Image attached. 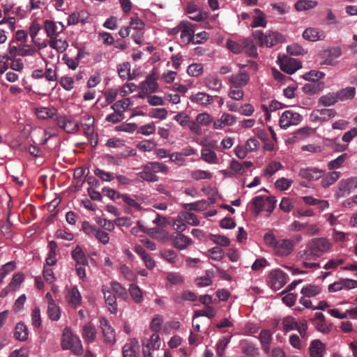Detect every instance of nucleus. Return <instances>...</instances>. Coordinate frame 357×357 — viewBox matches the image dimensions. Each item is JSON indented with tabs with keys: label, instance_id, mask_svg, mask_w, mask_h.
<instances>
[{
	"label": "nucleus",
	"instance_id": "obj_1",
	"mask_svg": "<svg viewBox=\"0 0 357 357\" xmlns=\"http://www.w3.org/2000/svg\"><path fill=\"white\" fill-rule=\"evenodd\" d=\"M332 247V243L326 238H314L308 241L306 249L298 252L297 257L302 261L304 268H318L320 267L319 263L310 262V261L321 257L329 252Z\"/></svg>",
	"mask_w": 357,
	"mask_h": 357
},
{
	"label": "nucleus",
	"instance_id": "obj_2",
	"mask_svg": "<svg viewBox=\"0 0 357 357\" xmlns=\"http://www.w3.org/2000/svg\"><path fill=\"white\" fill-rule=\"evenodd\" d=\"M167 171V166L162 162H149L142 166V170L137 175L143 181L153 183L159 181V176L156 175V173L166 174Z\"/></svg>",
	"mask_w": 357,
	"mask_h": 357
},
{
	"label": "nucleus",
	"instance_id": "obj_3",
	"mask_svg": "<svg viewBox=\"0 0 357 357\" xmlns=\"http://www.w3.org/2000/svg\"><path fill=\"white\" fill-rule=\"evenodd\" d=\"M61 345L63 350L70 349L77 355H80L83 352L81 340L77 335L72 333L68 327H66L63 331Z\"/></svg>",
	"mask_w": 357,
	"mask_h": 357
},
{
	"label": "nucleus",
	"instance_id": "obj_4",
	"mask_svg": "<svg viewBox=\"0 0 357 357\" xmlns=\"http://www.w3.org/2000/svg\"><path fill=\"white\" fill-rule=\"evenodd\" d=\"M278 61L280 69L289 75L294 73L302 67L301 62L298 59L288 56H283L282 58L279 56Z\"/></svg>",
	"mask_w": 357,
	"mask_h": 357
},
{
	"label": "nucleus",
	"instance_id": "obj_5",
	"mask_svg": "<svg viewBox=\"0 0 357 357\" xmlns=\"http://www.w3.org/2000/svg\"><path fill=\"white\" fill-rule=\"evenodd\" d=\"M302 120V116L297 112L290 110L284 112L280 118L279 125L286 129L290 126L298 125Z\"/></svg>",
	"mask_w": 357,
	"mask_h": 357
},
{
	"label": "nucleus",
	"instance_id": "obj_6",
	"mask_svg": "<svg viewBox=\"0 0 357 357\" xmlns=\"http://www.w3.org/2000/svg\"><path fill=\"white\" fill-rule=\"evenodd\" d=\"M355 135H342L341 138L335 137L334 139H326L324 144L326 146L332 147L335 151H343L347 146L353 137Z\"/></svg>",
	"mask_w": 357,
	"mask_h": 357
},
{
	"label": "nucleus",
	"instance_id": "obj_7",
	"mask_svg": "<svg viewBox=\"0 0 357 357\" xmlns=\"http://www.w3.org/2000/svg\"><path fill=\"white\" fill-rule=\"evenodd\" d=\"M294 248V241L290 239L284 238L278 240L273 250L278 255L284 257L290 255L292 252Z\"/></svg>",
	"mask_w": 357,
	"mask_h": 357
},
{
	"label": "nucleus",
	"instance_id": "obj_8",
	"mask_svg": "<svg viewBox=\"0 0 357 357\" xmlns=\"http://www.w3.org/2000/svg\"><path fill=\"white\" fill-rule=\"evenodd\" d=\"M286 273L280 269L273 270L269 273L270 284L274 290L282 288L287 282Z\"/></svg>",
	"mask_w": 357,
	"mask_h": 357
},
{
	"label": "nucleus",
	"instance_id": "obj_9",
	"mask_svg": "<svg viewBox=\"0 0 357 357\" xmlns=\"http://www.w3.org/2000/svg\"><path fill=\"white\" fill-rule=\"evenodd\" d=\"M44 29L47 37L52 40L56 38L59 34L63 32L65 26L61 22H59L57 24L52 20H47L44 22Z\"/></svg>",
	"mask_w": 357,
	"mask_h": 357
},
{
	"label": "nucleus",
	"instance_id": "obj_10",
	"mask_svg": "<svg viewBox=\"0 0 357 357\" xmlns=\"http://www.w3.org/2000/svg\"><path fill=\"white\" fill-rule=\"evenodd\" d=\"M342 54V50L340 47H335L324 50L321 56L324 61L321 64L335 66L336 64L335 59Z\"/></svg>",
	"mask_w": 357,
	"mask_h": 357
},
{
	"label": "nucleus",
	"instance_id": "obj_11",
	"mask_svg": "<svg viewBox=\"0 0 357 357\" xmlns=\"http://www.w3.org/2000/svg\"><path fill=\"white\" fill-rule=\"evenodd\" d=\"M100 324L105 341L111 344H114L116 342L115 332L109 321L102 317L100 319Z\"/></svg>",
	"mask_w": 357,
	"mask_h": 357
},
{
	"label": "nucleus",
	"instance_id": "obj_12",
	"mask_svg": "<svg viewBox=\"0 0 357 357\" xmlns=\"http://www.w3.org/2000/svg\"><path fill=\"white\" fill-rule=\"evenodd\" d=\"M181 32V38L186 40L187 43L199 44L201 40H195V31L190 22H182L180 24Z\"/></svg>",
	"mask_w": 357,
	"mask_h": 357
},
{
	"label": "nucleus",
	"instance_id": "obj_13",
	"mask_svg": "<svg viewBox=\"0 0 357 357\" xmlns=\"http://www.w3.org/2000/svg\"><path fill=\"white\" fill-rule=\"evenodd\" d=\"M102 290L108 310L110 312L116 314L118 311L116 294L106 286H103Z\"/></svg>",
	"mask_w": 357,
	"mask_h": 357
},
{
	"label": "nucleus",
	"instance_id": "obj_14",
	"mask_svg": "<svg viewBox=\"0 0 357 357\" xmlns=\"http://www.w3.org/2000/svg\"><path fill=\"white\" fill-rule=\"evenodd\" d=\"M229 81L236 88H241L248 84L250 81V75L247 72L241 71L230 76Z\"/></svg>",
	"mask_w": 357,
	"mask_h": 357
},
{
	"label": "nucleus",
	"instance_id": "obj_15",
	"mask_svg": "<svg viewBox=\"0 0 357 357\" xmlns=\"http://www.w3.org/2000/svg\"><path fill=\"white\" fill-rule=\"evenodd\" d=\"M323 175V172L317 168H303L299 171V176L308 181H317Z\"/></svg>",
	"mask_w": 357,
	"mask_h": 357
},
{
	"label": "nucleus",
	"instance_id": "obj_16",
	"mask_svg": "<svg viewBox=\"0 0 357 357\" xmlns=\"http://www.w3.org/2000/svg\"><path fill=\"white\" fill-rule=\"evenodd\" d=\"M303 36L305 40L315 42L325 38V33L317 28L309 27L303 31Z\"/></svg>",
	"mask_w": 357,
	"mask_h": 357
},
{
	"label": "nucleus",
	"instance_id": "obj_17",
	"mask_svg": "<svg viewBox=\"0 0 357 357\" xmlns=\"http://www.w3.org/2000/svg\"><path fill=\"white\" fill-rule=\"evenodd\" d=\"M326 347L319 340H314L311 342L309 352L310 357H323Z\"/></svg>",
	"mask_w": 357,
	"mask_h": 357
},
{
	"label": "nucleus",
	"instance_id": "obj_18",
	"mask_svg": "<svg viewBox=\"0 0 357 357\" xmlns=\"http://www.w3.org/2000/svg\"><path fill=\"white\" fill-rule=\"evenodd\" d=\"M235 118L230 114L224 113L220 119L213 121V128L222 129L227 126H231L235 123Z\"/></svg>",
	"mask_w": 357,
	"mask_h": 357
},
{
	"label": "nucleus",
	"instance_id": "obj_19",
	"mask_svg": "<svg viewBox=\"0 0 357 357\" xmlns=\"http://www.w3.org/2000/svg\"><path fill=\"white\" fill-rule=\"evenodd\" d=\"M259 340L261 344V348L266 353L270 351V345L272 340V334L269 330H261L259 335Z\"/></svg>",
	"mask_w": 357,
	"mask_h": 357
},
{
	"label": "nucleus",
	"instance_id": "obj_20",
	"mask_svg": "<svg viewBox=\"0 0 357 357\" xmlns=\"http://www.w3.org/2000/svg\"><path fill=\"white\" fill-rule=\"evenodd\" d=\"M191 243L192 241L190 238L181 233H177L172 239L173 245L178 250L186 248Z\"/></svg>",
	"mask_w": 357,
	"mask_h": 357
},
{
	"label": "nucleus",
	"instance_id": "obj_21",
	"mask_svg": "<svg viewBox=\"0 0 357 357\" xmlns=\"http://www.w3.org/2000/svg\"><path fill=\"white\" fill-rule=\"evenodd\" d=\"M72 258L75 261V265H88V259L79 245H77L71 252Z\"/></svg>",
	"mask_w": 357,
	"mask_h": 357
},
{
	"label": "nucleus",
	"instance_id": "obj_22",
	"mask_svg": "<svg viewBox=\"0 0 357 357\" xmlns=\"http://www.w3.org/2000/svg\"><path fill=\"white\" fill-rule=\"evenodd\" d=\"M190 100L193 102L206 106L213 102V97L206 93L199 92L195 95L190 96Z\"/></svg>",
	"mask_w": 357,
	"mask_h": 357
},
{
	"label": "nucleus",
	"instance_id": "obj_23",
	"mask_svg": "<svg viewBox=\"0 0 357 357\" xmlns=\"http://www.w3.org/2000/svg\"><path fill=\"white\" fill-rule=\"evenodd\" d=\"M139 346L136 340H131L130 342L126 343L123 347V357H136L137 352L138 351Z\"/></svg>",
	"mask_w": 357,
	"mask_h": 357
},
{
	"label": "nucleus",
	"instance_id": "obj_24",
	"mask_svg": "<svg viewBox=\"0 0 357 357\" xmlns=\"http://www.w3.org/2000/svg\"><path fill=\"white\" fill-rule=\"evenodd\" d=\"M82 335L85 341L92 342L96 337V328L91 323H88L84 326Z\"/></svg>",
	"mask_w": 357,
	"mask_h": 357
},
{
	"label": "nucleus",
	"instance_id": "obj_25",
	"mask_svg": "<svg viewBox=\"0 0 357 357\" xmlns=\"http://www.w3.org/2000/svg\"><path fill=\"white\" fill-rule=\"evenodd\" d=\"M282 40V36L278 32H270L264 36V45L267 47H273Z\"/></svg>",
	"mask_w": 357,
	"mask_h": 357
},
{
	"label": "nucleus",
	"instance_id": "obj_26",
	"mask_svg": "<svg viewBox=\"0 0 357 357\" xmlns=\"http://www.w3.org/2000/svg\"><path fill=\"white\" fill-rule=\"evenodd\" d=\"M29 331L27 326L23 323L17 324L14 336L20 341H25L28 338Z\"/></svg>",
	"mask_w": 357,
	"mask_h": 357
},
{
	"label": "nucleus",
	"instance_id": "obj_27",
	"mask_svg": "<svg viewBox=\"0 0 357 357\" xmlns=\"http://www.w3.org/2000/svg\"><path fill=\"white\" fill-rule=\"evenodd\" d=\"M56 109L54 107H40L36 109V114L38 119H47L53 118L56 114Z\"/></svg>",
	"mask_w": 357,
	"mask_h": 357
},
{
	"label": "nucleus",
	"instance_id": "obj_28",
	"mask_svg": "<svg viewBox=\"0 0 357 357\" xmlns=\"http://www.w3.org/2000/svg\"><path fill=\"white\" fill-rule=\"evenodd\" d=\"M322 82H310L303 86V91L305 93L314 94L319 92L324 87Z\"/></svg>",
	"mask_w": 357,
	"mask_h": 357
},
{
	"label": "nucleus",
	"instance_id": "obj_29",
	"mask_svg": "<svg viewBox=\"0 0 357 357\" xmlns=\"http://www.w3.org/2000/svg\"><path fill=\"white\" fill-rule=\"evenodd\" d=\"M338 101H344L349 99H352L356 93L354 87H347L342 89L335 93Z\"/></svg>",
	"mask_w": 357,
	"mask_h": 357
},
{
	"label": "nucleus",
	"instance_id": "obj_30",
	"mask_svg": "<svg viewBox=\"0 0 357 357\" xmlns=\"http://www.w3.org/2000/svg\"><path fill=\"white\" fill-rule=\"evenodd\" d=\"M158 87L157 82L144 80L139 84L138 89L142 91L143 93H151L155 92Z\"/></svg>",
	"mask_w": 357,
	"mask_h": 357
},
{
	"label": "nucleus",
	"instance_id": "obj_31",
	"mask_svg": "<svg viewBox=\"0 0 357 357\" xmlns=\"http://www.w3.org/2000/svg\"><path fill=\"white\" fill-rule=\"evenodd\" d=\"M117 71L119 76L122 79H128L130 80L133 79V77L130 75V65L128 62H123L117 67Z\"/></svg>",
	"mask_w": 357,
	"mask_h": 357
},
{
	"label": "nucleus",
	"instance_id": "obj_32",
	"mask_svg": "<svg viewBox=\"0 0 357 357\" xmlns=\"http://www.w3.org/2000/svg\"><path fill=\"white\" fill-rule=\"evenodd\" d=\"M129 292L132 298L136 303H141L143 301L142 291L137 284H130Z\"/></svg>",
	"mask_w": 357,
	"mask_h": 357
},
{
	"label": "nucleus",
	"instance_id": "obj_33",
	"mask_svg": "<svg viewBox=\"0 0 357 357\" xmlns=\"http://www.w3.org/2000/svg\"><path fill=\"white\" fill-rule=\"evenodd\" d=\"M47 314L49 318L52 321H57L60 319L61 311L59 307L54 301H51L47 306Z\"/></svg>",
	"mask_w": 357,
	"mask_h": 357
},
{
	"label": "nucleus",
	"instance_id": "obj_34",
	"mask_svg": "<svg viewBox=\"0 0 357 357\" xmlns=\"http://www.w3.org/2000/svg\"><path fill=\"white\" fill-rule=\"evenodd\" d=\"M207 202L205 200H199L193 203L183 204V208L188 211H202L206 208Z\"/></svg>",
	"mask_w": 357,
	"mask_h": 357
},
{
	"label": "nucleus",
	"instance_id": "obj_35",
	"mask_svg": "<svg viewBox=\"0 0 357 357\" xmlns=\"http://www.w3.org/2000/svg\"><path fill=\"white\" fill-rule=\"evenodd\" d=\"M68 302L75 308L80 305L81 295L77 287H73L69 292Z\"/></svg>",
	"mask_w": 357,
	"mask_h": 357
},
{
	"label": "nucleus",
	"instance_id": "obj_36",
	"mask_svg": "<svg viewBox=\"0 0 357 357\" xmlns=\"http://www.w3.org/2000/svg\"><path fill=\"white\" fill-rule=\"evenodd\" d=\"M94 118L90 116H84L81 122L84 134H93Z\"/></svg>",
	"mask_w": 357,
	"mask_h": 357
},
{
	"label": "nucleus",
	"instance_id": "obj_37",
	"mask_svg": "<svg viewBox=\"0 0 357 357\" xmlns=\"http://www.w3.org/2000/svg\"><path fill=\"white\" fill-rule=\"evenodd\" d=\"M255 15L254 17L252 22L251 23V26L253 28L258 26L264 27L266 24L265 15L259 9H255Z\"/></svg>",
	"mask_w": 357,
	"mask_h": 357
},
{
	"label": "nucleus",
	"instance_id": "obj_38",
	"mask_svg": "<svg viewBox=\"0 0 357 357\" xmlns=\"http://www.w3.org/2000/svg\"><path fill=\"white\" fill-rule=\"evenodd\" d=\"M318 4L317 1L312 0H299L295 3V9L298 11L307 10L314 8Z\"/></svg>",
	"mask_w": 357,
	"mask_h": 357
},
{
	"label": "nucleus",
	"instance_id": "obj_39",
	"mask_svg": "<svg viewBox=\"0 0 357 357\" xmlns=\"http://www.w3.org/2000/svg\"><path fill=\"white\" fill-rule=\"evenodd\" d=\"M301 294L308 298L314 297L321 292V288L314 284H307L301 289Z\"/></svg>",
	"mask_w": 357,
	"mask_h": 357
},
{
	"label": "nucleus",
	"instance_id": "obj_40",
	"mask_svg": "<svg viewBox=\"0 0 357 357\" xmlns=\"http://www.w3.org/2000/svg\"><path fill=\"white\" fill-rule=\"evenodd\" d=\"M109 288L119 298L123 299H126L127 298V291L120 283L117 282H112L110 283V287Z\"/></svg>",
	"mask_w": 357,
	"mask_h": 357
},
{
	"label": "nucleus",
	"instance_id": "obj_41",
	"mask_svg": "<svg viewBox=\"0 0 357 357\" xmlns=\"http://www.w3.org/2000/svg\"><path fill=\"white\" fill-rule=\"evenodd\" d=\"M243 48L246 49V54L252 57H256L257 56V47L255 45L252 40L250 38H244L242 40Z\"/></svg>",
	"mask_w": 357,
	"mask_h": 357
},
{
	"label": "nucleus",
	"instance_id": "obj_42",
	"mask_svg": "<svg viewBox=\"0 0 357 357\" xmlns=\"http://www.w3.org/2000/svg\"><path fill=\"white\" fill-rule=\"evenodd\" d=\"M338 102L335 93H328L322 96L319 100V103L324 106H331Z\"/></svg>",
	"mask_w": 357,
	"mask_h": 357
},
{
	"label": "nucleus",
	"instance_id": "obj_43",
	"mask_svg": "<svg viewBox=\"0 0 357 357\" xmlns=\"http://www.w3.org/2000/svg\"><path fill=\"white\" fill-rule=\"evenodd\" d=\"M206 86L213 91H219L222 86V82L217 76H209L206 78Z\"/></svg>",
	"mask_w": 357,
	"mask_h": 357
},
{
	"label": "nucleus",
	"instance_id": "obj_44",
	"mask_svg": "<svg viewBox=\"0 0 357 357\" xmlns=\"http://www.w3.org/2000/svg\"><path fill=\"white\" fill-rule=\"evenodd\" d=\"M264 200L265 199L262 196H257L252 199V210L255 215H259V213L264 210Z\"/></svg>",
	"mask_w": 357,
	"mask_h": 357
},
{
	"label": "nucleus",
	"instance_id": "obj_45",
	"mask_svg": "<svg viewBox=\"0 0 357 357\" xmlns=\"http://www.w3.org/2000/svg\"><path fill=\"white\" fill-rule=\"evenodd\" d=\"M49 45L52 48L56 50L59 52H63L68 47V44L66 40L56 38L50 40Z\"/></svg>",
	"mask_w": 357,
	"mask_h": 357
},
{
	"label": "nucleus",
	"instance_id": "obj_46",
	"mask_svg": "<svg viewBox=\"0 0 357 357\" xmlns=\"http://www.w3.org/2000/svg\"><path fill=\"white\" fill-rule=\"evenodd\" d=\"M298 323L292 317H285L282 319L283 330L286 332L295 330L298 328Z\"/></svg>",
	"mask_w": 357,
	"mask_h": 357
},
{
	"label": "nucleus",
	"instance_id": "obj_47",
	"mask_svg": "<svg viewBox=\"0 0 357 357\" xmlns=\"http://www.w3.org/2000/svg\"><path fill=\"white\" fill-rule=\"evenodd\" d=\"M340 177V172H331L321 180V185L326 188L333 184Z\"/></svg>",
	"mask_w": 357,
	"mask_h": 357
},
{
	"label": "nucleus",
	"instance_id": "obj_48",
	"mask_svg": "<svg viewBox=\"0 0 357 357\" xmlns=\"http://www.w3.org/2000/svg\"><path fill=\"white\" fill-rule=\"evenodd\" d=\"M201 155L202 159L208 163L214 164L218 162V158L215 153L213 151H211L208 149H203L202 150Z\"/></svg>",
	"mask_w": 357,
	"mask_h": 357
},
{
	"label": "nucleus",
	"instance_id": "obj_49",
	"mask_svg": "<svg viewBox=\"0 0 357 357\" xmlns=\"http://www.w3.org/2000/svg\"><path fill=\"white\" fill-rule=\"evenodd\" d=\"M179 217L189 225L197 226L199 224V220L194 213L182 212Z\"/></svg>",
	"mask_w": 357,
	"mask_h": 357
},
{
	"label": "nucleus",
	"instance_id": "obj_50",
	"mask_svg": "<svg viewBox=\"0 0 357 357\" xmlns=\"http://www.w3.org/2000/svg\"><path fill=\"white\" fill-rule=\"evenodd\" d=\"M81 22L82 24L86 23L88 21L86 18H84L81 15L79 12H73L71 13L68 18V25H75Z\"/></svg>",
	"mask_w": 357,
	"mask_h": 357
},
{
	"label": "nucleus",
	"instance_id": "obj_51",
	"mask_svg": "<svg viewBox=\"0 0 357 357\" xmlns=\"http://www.w3.org/2000/svg\"><path fill=\"white\" fill-rule=\"evenodd\" d=\"M325 73L321 71L311 70L303 75L305 80L310 82H319V79L324 78Z\"/></svg>",
	"mask_w": 357,
	"mask_h": 357
},
{
	"label": "nucleus",
	"instance_id": "obj_52",
	"mask_svg": "<svg viewBox=\"0 0 357 357\" xmlns=\"http://www.w3.org/2000/svg\"><path fill=\"white\" fill-rule=\"evenodd\" d=\"M242 352L246 356L255 357L259 354V349L252 344L247 343L242 345Z\"/></svg>",
	"mask_w": 357,
	"mask_h": 357
},
{
	"label": "nucleus",
	"instance_id": "obj_53",
	"mask_svg": "<svg viewBox=\"0 0 357 357\" xmlns=\"http://www.w3.org/2000/svg\"><path fill=\"white\" fill-rule=\"evenodd\" d=\"M190 176L195 180L199 181L202 179H211L212 178V174L204 170H194L191 172Z\"/></svg>",
	"mask_w": 357,
	"mask_h": 357
},
{
	"label": "nucleus",
	"instance_id": "obj_54",
	"mask_svg": "<svg viewBox=\"0 0 357 357\" xmlns=\"http://www.w3.org/2000/svg\"><path fill=\"white\" fill-rule=\"evenodd\" d=\"M187 73L192 77H198L203 73V66L202 63L190 64L187 69Z\"/></svg>",
	"mask_w": 357,
	"mask_h": 357
},
{
	"label": "nucleus",
	"instance_id": "obj_55",
	"mask_svg": "<svg viewBox=\"0 0 357 357\" xmlns=\"http://www.w3.org/2000/svg\"><path fill=\"white\" fill-rule=\"evenodd\" d=\"M130 104V100L129 98H125L116 101L114 105H112L111 108L114 109L115 112H121V109H122L123 110H126L129 107Z\"/></svg>",
	"mask_w": 357,
	"mask_h": 357
},
{
	"label": "nucleus",
	"instance_id": "obj_56",
	"mask_svg": "<svg viewBox=\"0 0 357 357\" xmlns=\"http://www.w3.org/2000/svg\"><path fill=\"white\" fill-rule=\"evenodd\" d=\"M196 121L200 126H207L213 121L211 116L206 112L199 114L196 117Z\"/></svg>",
	"mask_w": 357,
	"mask_h": 357
},
{
	"label": "nucleus",
	"instance_id": "obj_57",
	"mask_svg": "<svg viewBox=\"0 0 357 357\" xmlns=\"http://www.w3.org/2000/svg\"><path fill=\"white\" fill-rule=\"evenodd\" d=\"M347 158V153H343L340 155H339L337 158L335 160H331L328 164V168L329 169H335L339 168L345 161V160Z\"/></svg>",
	"mask_w": 357,
	"mask_h": 357
},
{
	"label": "nucleus",
	"instance_id": "obj_58",
	"mask_svg": "<svg viewBox=\"0 0 357 357\" xmlns=\"http://www.w3.org/2000/svg\"><path fill=\"white\" fill-rule=\"evenodd\" d=\"M283 107V105L277 101V100H272L268 106V107L264 105H261V108L263 111L266 114L267 118L270 117V114L268 113L270 111H276L277 109H279L280 108Z\"/></svg>",
	"mask_w": 357,
	"mask_h": 357
},
{
	"label": "nucleus",
	"instance_id": "obj_59",
	"mask_svg": "<svg viewBox=\"0 0 357 357\" xmlns=\"http://www.w3.org/2000/svg\"><path fill=\"white\" fill-rule=\"evenodd\" d=\"M264 241L267 246L272 248L273 249H274L278 242V240L272 231H269L264 234Z\"/></svg>",
	"mask_w": 357,
	"mask_h": 357
},
{
	"label": "nucleus",
	"instance_id": "obj_60",
	"mask_svg": "<svg viewBox=\"0 0 357 357\" xmlns=\"http://www.w3.org/2000/svg\"><path fill=\"white\" fill-rule=\"evenodd\" d=\"M230 339L231 337H224L218 341L216 348L218 355L222 356L224 354L225 350L227 347Z\"/></svg>",
	"mask_w": 357,
	"mask_h": 357
},
{
	"label": "nucleus",
	"instance_id": "obj_61",
	"mask_svg": "<svg viewBox=\"0 0 357 357\" xmlns=\"http://www.w3.org/2000/svg\"><path fill=\"white\" fill-rule=\"evenodd\" d=\"M24 276L23 273H15L13 276V278L9 284V287L10 288H13V289H15L16 288L20 287V285L22 284V282L24 281Z\"/></svg>",
	"mask_w": 357,
	"mask_h": 357
},
{
	"label": "nucleus",
	"instance_id": "obj_62",
	"mask_svg": "<svg viewBox=\"0 0 357 357\" xmlns=\"http://www.w3.org/2000/svg\"><path fill=\"white\" fill-rule=\"evenodd\" d=\"M31 321L35 328H39L41 325L40 310L38 307H35L32 311Z\"/></svg>",
	"mask_w": 357,
	"mask_h": 357
},
{
	"label": "nucleus",
	"instance_id": "obj_63",
	"mask_svg": "<svg viewBox=\"0 0 357 357\" xmlns=\"http://www.w3.org/2000/svg\"><path fill=\"white\" fill-rule=\"evenodd\" d=\"M210 239L221 246H228L230 244L229 239L222 235H211Z\"/></svg>",
	"mask_w": 357,
	"mask_h": 357
},
{
	"label": "nucleus",
	"instance_id": "obj_64",
	"mask_svg": "<svg viewBox=\"0 0 357 357\" xmlns=\"http://www.w3.org/2000/svg\"><path fill=\"white\" fill-rule=\"evenodd\" d=\"M243 91L240 88H236L235 86H232L229 91V96L234 99L236 100H240L243 99Z\"/></svg>",
	"mask_w": 357,
	"mask_h": 357
}]
</instances>
